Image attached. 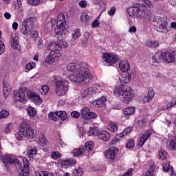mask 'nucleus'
<instances>
[{
    "instance_id": "obj_35",
    "label": "nucleus",
    "mask_w": 176,
    "mask_h": 176,
    "mask_svg": "<svg viewBox=\"0 0 176 176\" xmlns=\"http://www.w3.org/2000/svg\"><path fill=\"white\" fill-rule=\"evenodd\" d=\"M11 45L12 49H14L15 50L20 47V45H19V40H17V38L16 37H12Z\"/></svg>"
},
{
    "instance_id": "obj_51",
    "label": "nucleus",
    "mask_w": 176,
    "mask_h": 176,
    "mask_svg": "<svg viewBox=\"0 0 176 176\" xmlns=\"http://www.w3.org/2000/svg\"><path fill=\"white\" fill-rule=\"evenodd\" d=\"M29 5H32V6H36V5H39L41 1L40 0H28Z\"/></svg>"
},
{
    "instance_id": "obj_22",
    "label": "nucleus",
    "mask_w": 176,
    "mask_h": 176,
    "mask_svg": "<svg viewBox=\"0 0 176 176\" xmlns=\"http://www.w3.org/2000/svg\"><path fill=\"white\" fill-rule=\"evenodd\" d=\"M119 68L122 72H127L130 69V65L129 61L126 60H122L119 63Z\"/></svg>"
},
{
    "instance_id": "obj_52",
    "label": "nucleus",
    "mask_w": 176,
    "mask_h": 176,
    "mask_svg": "<svg viewBox=\"0 0 176 176\" xmlns=\"http://www.w3.org/2000/svg\"><path fill=\"white\" fill-rule=\"evenodd\" d=\"M138 124L139 126V127H144L146 125V120L145 119H142L138 121Z\"/></svg>"
},
{
    "instance_id": "obj_19",
    "label": "nucleus",
    "mask_w": 176,
    "mask_h": 176,
    "mask_svg": "<svg viewBox=\"0 0 176 176\" xmlns=\"http://www.w3.org/2000/svg\"><path fill=\"white\" fill-rule=\"evenodd\" d=\"M96 93H97V87H89L81 93L82 98H85V97H92Z\"/></svg>"
},
{
    "instance_id": "obj_64",
    "label": "nucleus",
    "mask_w": 176,
    "mask_h": 176,
    "mask_svg": "<svg viewBox=\"0 0 176 176\" xmlns=\"http://www.w3.org/2000/svg\"><path fill=\"white\" fill-rule=\"evenodd\" d=\"M43 176H54V174L49 173V172H44Z\"/></svg>"
},
{
    "instance_id": "obj_1",
    "label": "nucleus",
    "mask_w": 176,
    "mask_h": 176,
    "mask_svg": "<svg viewBox=\"0 0 176 176\" xmlns=\"http://www.w3.org/2000/svg\"><path fill=\"white\" fill-rule=\"evenodd\" d=\"M152 2L149 0H140L139 3L133 4V6L128 9V13L131 17L137 16L141 19L151 20L152 19V13L151 10L146 9L151 8Z\"/></svg>"
},
{
    "instance_id": "obj_55",
    "label": "nucleus",
    "mask_w": 176,
    "mask_h": 176,
    "mask_svg": "<svg viewBox=\"0 0 176 176\" xmlns=\"http://www.w3.org/2000/svg\"><path fill=\"white\" fill-rule=\"evenodd\" d=\"M71 116L72 118H74V119H78V118H79V116H80V113H79L78 111H72L71 113Z\"/></svg>"
},
{
    "instance_id": "obj_39",
    "label": "nucleus",
    "mask_w": 176,
    "mask_h": 176,
    "mask_svg": "<svg viewBox=\"0 0 176 176\" xmlns=\"http://www.w3.org/2000/svg\"><path fill=\"white\" fill-rule=\"evenodd\" d=\"M35 155H36V148H32L27 152V156L30 157V160L34 159V156H35Z\"/></svg>"
},
{
    "instance_id": "obj_17",
    "label": "nucleus",
    "mask_w": 176,
    "mask_h": 176,
    "mask_svg": "<svg viewBox=\"0 0 176 176\" xmlns=\"http://www.w3.org/2000/svg\"><path fill=\"white\" fill-rule=\"evenodd\" d=\"M25 94H27L25 90L23 89H19L18 94L14 96L16 101H19V102H27V97L25 96Z\"/></svg>"
},
{
    "instance_id": "obj_44",
    "label": "nucleus",
    "mask_w": 176,
    "mask_h": 176,
    "mask_svg": "<svg viewBox=\"0 0 176 176\" xmlns=\"http://www.w3.org/2000/svg\"><path fill=\"white\" fill-rule=\"evenodd\" d=\"M48 118L51 120H54V122H57L58 120V117H57V111L56 113H50L48 115Z\"/></svg>"
},
{
    "instance_id": "obj_36",
    "label": "nucleus",
    "mask_w": 176,
    "mask_h": 176,
    "mask_svg": "<svg viewBox=\"0 0 176 176\" xmlns=\"http://www.w3.org/2000/svg\"><path fill=\"white\" fill-rule=\"evenodd\" d=\"M148 96H144V100L146 101V102H149L151 100H153V98L155 97V91L153 90L150 89L148 92Z\"/></svg>"
},
{
    "instance_id": "obj_7",
    "label": "nucleus",
    "mask_w": 176,
    "mask_h": 176,
    "mask_svg": "<svg viewBox=\"0 0 176 176\" xmlns=\"http://www.w3.org/2000/svg\"><path fill=\"white\" fill-rule=\"evenodd\" d=\"M35 20V17H30L25 19L22 22V28H21V32L23 35H30L31 34V31L34 30V21Z\"/></svg>"
},
{
    "instance_id": "obj_43",
    "label": "nucleus",
    "mask_w": 176,
    "mask_h": 176,
    "mask_svg": "<svg viewBox=\"0 0 176 176\" xmlns=\"http://www.w3.org/2000/svg\"><path fill=\"white\" fill-rule=\"evenodd\" d=\"M108 129L110 131H112V133H115V131H117L118 130V125L113 122H110Z\"/></svg>"
},
{
    "instance_id": "obj_30",
    "label": "nucleus",
    "mask_w": 176,
    "mask_h": 176,
    "mask_svg": "<svg viewBox=\"0 0 176 176\" xmlns=\"http://www.w3.org/2000/svg\"><path fill=\"white\" fill-rule=\"evenodd\" d=\"M12 91V87L9 84H4L3 86V93L6 97L9 96V94Z\"/></svg>"
},
{
    "instance_id": "obj_56",
    "label": "nucleus",
    "mask_w": 176,
    "mask_h": 176,
    "mask_svg": "<svg viewBox=\"0 0 176 176\" xmlns=\"http://www.w3.org/2000/svg\"><path fill=\"white\" fill-rule=\"evenodd\" d=\"M100 25V21H98V19H95L91 23L92 28H97V27H99Z\"/></svg>"
},
{
    "instance_id": "obj_28",
    "label": "nucleus",
    "mask_w": 176,
    "mask_h": 176,
    "mask_svg": "<svg viewBox=\"0 0 176 176\" xmlns=\"http://www.w3.org/2000/svg\"><path fill=\"white\" fill-rule=\"evenodd\" d=\"M56 24L61 25H67V21L65 20V15L63 13H59L57 16Z\"/></svg>"
},
{
    "instance_id": "obj_14",
    "label": "nucleus",
    "mask_w": 176,
    "mask_h": 176,
    "mask_svg": "<svg viewBox=\"0 0 176 176\" xmlns=\"http://www.w3.org/2000/svg\"><path fill=\"white\" fill-rule=\"evenodd\" d=\"M103 61L107 63L108 65H113V64L118 63V56L112 54L106 53L103 54Z\"/></svg>"
},
{
    "instance_id": "obj_15",
    "label": "nucleus",
    "mask_w": 176,
    "mask_h": 176,
    "mask_svg": "<svg viewBox=\"0 0 176 176\" xmlns=\"http://www.w3.org/2000/svg\"><path fill=\"white\" fill-rule=\"evenodd\" d=\"M27 97L32 100L35 105H41L42 104V98L39 96L36 95L34 92L29 91L27 92Z\"/></svg>"
},
{
    "instance_id": "obj_16",
    "label": "nucleus",
    "mask_w": 176,
    "mask_h": 176,
    "mask_svg": "<svg viewBox=\"0 0 176 176\" xmlns=\"http://www.w3.org/2000/svg\"><path fill=\"white\" fill-rule=\"evenodd\" d=\"M76 161L73 159L58 160V164H60L63 168H68L69 166H75Z\"/></svg>"
},
{
    "instance_id": "obj_10",
    "label": "nucleus",
    "mask_w": 176,
    "mask_h": 176,
    "mask_svg": "<svg viewBox=\"0 0 176 176\" xmlns=\"http://www.w3.org/2000/svg\"><path fill=\"white\" fill-rule=\"evenodd\" d=\"M61 50H56L52 51L50 53V56H47L45 58V63L47 64H52V63H54V61H57L58 58L61 57Z\"/></svg>"
},
{
    "instance_id": "obj_18",
    "label": "nucleus",
    "mask_w": 176,
    "mask_h": 176,
    "mask_svg": "<svg viewBox=\"0 0 176 176\" xmlns=\"http://www.w3.org/2000/svg\"><path fill=\"white\" fill-rule=\"evenodd\" d=\"M152 129H148L142 134L139 142V146H144V144H145V142H146V140L152 135Z\"/></svg>"
},
{
    "instance_id": "obj_29",
    "label": "nucleus",
    "mask_w": 176,
    "mask_h": 176,
    "mask_svg": "<svg viewBox=\"0 0 176 176\" xmlns=\"http://www.w3.org/2000/svg\"><path fill=\"white\" fill-rule=\"evenodd\" d=\"M29 173H30V165L26 164L23 165V168L19 173V176H28Z\"/></svg>"
},
{
    "instance_id": "obj_4",
    "label": "nucleus",
    "mask_w": 176,
    "mask_h": 176,
    "mask_svg": "<svg viewBox=\"0 0 176 176\" xmlns=\"http://www.w3.org/2000/svg\"><path fill=\"white\" fill-rule=\"evenodd\" d=\"M36 135V131L34 130L30 126L27 121H23L21 124V129L15 134V137L18 141H21L23 138L32 139Z\"/></svg>"
},
{
    "instance_id": "obj_47",
    "label": "nucleus",
    "mask_w": 176,
    "mask_h": 176,
    "mask_svg": "<svg viewBox=\"0 0 176 176\" xmlns=\"http://www.w3.org/2000/svg\"><path fill=\"white\" fill-rule=\"evenodd\" d=\"M40 93H41V94H43V96L47 94V93H49V86H47V85L42 86L40 89Z\"/></svg>"
},
{
    "instance_id": "obj_33",
    "label": "nucleus",
    "mask_w": 176,
    "mask_h": 176,
    "mask_svg": "<svg viewBox=\"0 0 176 176\" xmlns=\"http://www.w3.org/2000/svg\"><path fill=\"white\" fill-rule=\"evenodd\" d=\"M155 171V163L149 165V168L147 172H146L144 176H153V173Z\"/></svg>"
},
{
    "instance_id": "obj_31",
    "label": "nucleus",
    "mask_w": 176,
    "mask_h": 176,
    "mask_svg": "<svg viewBox=\"0 0 176 176\" xmlns=\"http://www.w3.org/2000/svg\"><path fill=\"white\" fill-rule=\"evenodd\" d=\"M56 113H57V118H59V119H60V120H63V122L68 119V116L67 115V112L64 111H56Z\"/></svg>"
},
{
    "instance_id": "obj_23",
    "label": "nucleus",
    "mask_w": 176,
    "mask_h": 176,
    "mask_svg": "<svg viewBox=\"0 0 176 176\" xmlns=\"http://www.w3.org/2000/svg\"><path fill=\"white\" fill-rule=\"evenodd\" d=\"M121 83H130L131 81V73H123L120 78Z\"/></svg>"
},
{
    "instance_id": "obj_50",
    "label": "nucleus",
    "mask_w": 176,
    "mask_h": 176,
    "mask_svg": "<svg viewBox=\"0 0 176 176\" xmlns=\"http://www.w3.org/2000/svg\"><path fill=\"white\" fill-rule=\"evenodd\" d=\"M80 30L77 29L72 34V38L74 40L78 39V38H80Z\"/></svg>"
},
{
    "instance_id": "obj_5",
    "label": "nucleus",
    "mask_w": 176,
    "mask_h": 176,
    "mask_svg": "<svg viewBox=\"0 0 176 176\" xmlns=\"http://www.w3.org/2000/svg\"><path fill=\"white\" fill-rule=\"evenodd\" d=\"M68 87H69V82L65 79H57L56 80V89L55 92L56 96L62 97L65 96L68 91Z\"/></svg>"
},
{
    "instance_id": "obj_60",
    "label": "nucleus",
    "mask_w": 176,
    "mask_h": 176,
    "mask_svg": "<svg viewBox=\"0 0 176 176\" xmlns=\"http://www.w3.org/2000/svg\"><path fill=\"white\" fill-rule=\"evenodd\" d=\"M5 52V44L3 41H0V55Z\"/></svg>"
},
{
    "instance_id": "obj_49",
    "label": "nucleus",
    "mask_w": 176,
    "mask_h": 176,
    "mask_svg": "<svg viewBox=\"0 0 176 176\" xmlns=\"http://www.w3.org/2000/svg\"><path fill=\"white\" fill-rule=\"evenodd\" d=\"M135 144L134 141L131 139L129 140L127 143L126 144V146L128 149H131L134 148Z\"/></svg>"
},
{
    "instance_id": "obj_32",
    "label": "nucleus",
    "mask_w": 176,
    "mask_h": 176,
    "mask_svg": "<svg viewBox=\"0 0 176 176\" xmlns=\"http://www.w3.org/2000/svg\"><path fill=\"white\" fill-rule=\"evenodd\" d=\"M166 147L170 151H176V144L173 139L166 142Z\"/></svg>"
},
{
    "instance_id": "obj_58",
    "label": "nucleus",
    "mask_w": 176,
    "mask_h": 176,
    "mask_svg": "<svg viewBox=\"0 0 176 176\" xmlns=\"http://www.w3.org/2000/svg\"><path fill=\"white\" fill-rule=\"evenodd\" d=\"M6 162H7V163H9L10 164H13L16 162H17V159H12V157H7L6 159Z\"/></svg>"
},
{
    "instance_id": "obj_59",
    "label": "nucleus",
    "mask_w": 176,
    "mask_h": 176,
    "mask_svg": "<svg viewBox=\"0 0 176 176\" xmlns=\"http://www.w3.org/2000/svg\"><path fill=\"white\" fill-rule=\"evenodd\" d=\"M35 63H33L32 64L31 63H28L25 66L26 69H28V71H31V69H32V68H35Z\"/></svg>"
},
{
    "instance_id": "obj_34",
    "label": "nucleus",
    "mask_w": 176,
    "mask_h": 176,
    "mask_svg": "<svg viewBox=\"0 0 176 176\" xmlns=\"http://www.w3.org/2000/svg\"><path fill=\"white\" fill-rule=\"evenodd\" d=\"M72 153L74 156H75L76 157H78L80 156V155H83V153H85V148H79L74 149Z\"/></svg>"
},
{
    "instance_id": "obj_40",
    "label": "nucleus",
    "mask_w": 176,
    "mask_h": 176,
    "mask_svg": "<svg viewBox=\"0 0 176 176\" xmlns=\"http://www.w3.org/2000/svg\"><path fill=\"white\" fill-rule=\"evenodd\" d=\"M76 69V63H69L67 65V69L69 72H74Z\"/></svg>"
},
{
    "instance_id": "obj_24",
    "label": "nucleus",
    "mask_w": 176,
    "mask_h": 176,
    "mask_svg": "<svg viewBox=\"0 0 176 176\" xmlns=\"http://www.w3.org/2000/svg\"><path fill=\"white\" fill-rule=\"evenodd\" d=\"M163 171L167 173V171H171L172 175L171 176H176L175 173H174V168L173 166H170V162L166 161L162 164Z\"/></svg>"
},
{
    "instance_id": "obj_12",
    "label": "nucleus",
    "mask_w": 176,
    "mask_h": 176,
    "mask_svg": "<svg viewBox=\"0 0 176 176\" xmlns=\"http://www.w3.org/2000/svg\"><path fill=\"white\" fill-rule=\"evenodd\" d=\"M133 130V127L129 126L124 130L122 133H120L113 138V140H111V144L115 145V144H118L120 140H122L124 135H127V134H130L131 133V131Z\"/></svg>"
},
{
    "instance_id": "obj_61",
    "label": "nucleus",
    "mask_w": 176,
    "mask_h": 176,
    "mask_svg": "<svg viewBox=\"0 0 176 176\" xmlns=\"http://www.w3.org/2000/svg\"><path fill=\"white\" fill-rule=\"evenodd\" d=\"M78 5L82 9H85V8H86L87 6V3L86 2V1L82 0V1L79 2Z\"/></svg>"
},
{
    "instance_id": "obj_20",
    "label": "nucleus",
    "mask_w": 176,
    "mask_h": 176,
    "mask_svg": "<svg viewBox=\"0 0 176 176\" xmlns=\"http://www.w3.org/2000/svg\"><path fill=\"white\" fill-rule=\"evenodd\" d=\"M162 58L166 63H174L173 52H165L162 53Z\"/></svg>"
},
{
    "instance_id": "obj_54",
    "label": "nucleus",
    "mask_w": 176,
    "mask_h": 176,
    "mask_svg": "<svg viewBox=\"0 0 176 176\" xmlns=\"http://www.w3.org/2000/svg\"><path fill=\"white\" fill-rule=\"evenodd\" d=\"M52 157L55 160H57L60 157V153L58 151H54L52 153Z\"/></svg>"
},
{
    "instance_id": "obj_53",
    "label": "nucleus",
    "mask_w": 176,
    "mask_h": 176,
    "mask_svg": "<svg viewBox=\"0 0 176 176\" xmlns=\"http://www.w3.org/2000/svg\"><path fill=\"white\" fill-rule=\"evenodd\" d=\"M29 35H30V38H34L35 39H36V38H38V36H39L38 31L36 30H34L33 32L31 31Z\"/></svg>"
},
{
    "instance_id": "obj_27",
    "label": "nucleus",
    "mask_w": 176,
    "mask_h": 176,
    "mask_svg": "<svg viewBox=\"0 0 176 176\" xmlns=\"http://www.w3.org/2000/svg\"><path fill=\"white\" fill-rule=\"evenodd\" d=\"M162 53L157 52L151 58L153 64H159L162 61Z\"/></svg>"
},
{
    "instance_id": "obj_48",
    "label": "nucleus",
    "mask_w": 176,
    "mask_h": 176,
    "mask_svg": "<svg viewBox=\"0 0 176 176\" xmlns=\"http://www.w3.org/2000/svg\"><path fill=\"white\" fill-rule=\"evenodd\" d=\"M9 116V111L8 110H1L0 111V119L6 118Z\"/></svg>"
},
{
    "instance_id": "obj_45",
    "label": "nucleus",
    "mask_w": 176,
    "mask_h": 176,
    "mask_svg": "<svg viewBox=\"0 0 176 176\" xmlns=\"http://www.w3.org/2000/svg\"><path fill=\"white\" fill-rule=\"evenodd\" d=\"M100 132H98V130H97V128H90L88 131L89 135H98Z\"/></svg>"
},
{
    "instance_id": "obj_42",
    "label": "nucleus",
    "mask_w": 176,
    "mask_h": 176,
    "mask_svg": "<svg viewBox=\"0 0 176 176\" xmlns=\"http://www.w3.org/2000/svg\"><path fill=\"white\" fill-rule=\"evenodd\" d=\"M93 148H94L93 142H87L85 143V152H86V151H93Z\"/></svg>"
},
{
    "instance_id": "obj_63",
    "label": "nucleus",
    "mask_w": 176,
    "mask_h": 176,
    "mask_svg": "<svg viewBox=\"0 0 176 176\" xmlns=\"http://www.w3.org/2000/svg\"><path fill=\"white\" fill-rule=\"evenodd\" d=\"M15 166L16 168H19V170H21V168H23V163H21V162L19 161L18 160L17 162H15Z\"/></svg>"
},
{
    "instance_id": "obj_6",
    "label": "nucleus",
    "mask_w": 176,
    "mask_h": 176,
    "mask_svg": "<svg viewBox=\"0 0 176 176\" xmlns=\"http://www.w3.org/2000/svg\"><path fill=\"white\" fill-rule=\"evenodd\" d=\"M154 23H156L155 30L158 32L167 34V32L170 31V26L167 25V21L161 16H155L154 19Z\"/></svg>"
},
{
    "instance_id": "obj_46",
    "label": "nucleus",
    "mask_w": 176,
    "mask_h": 176,
    "mask_svg": "<svg viewBox=\"0 0 176 176\" xmlns=\"http://www.w3.org/2000/svg\"><path fill=\"white\" fill-rule=\"evenodd\" d=\"M28 113L30 116L34 117L35 116V115H36V110L32 107H29L28 108Z\"/></svg>"
},
{
    "instance_id": "obj_21",
    "label": "nucleus",
    "mask_w": 176,
    "mask_h": 176,
    "mask_svg": "<svg viewBox=\"0 0 176 176\" xmlns=\"http://www.w3.org/2000/svg\"><path fill=\"white\" fill-rule=\"evenodd\" d=\"M98 137L102 141H109L111 140V134L107 131H101L99 132Z\"/></svg>"
},
{
    "instance_id": "obj_9",
    "label": "nucleus",
    "mask_w": 176,
    "mask_h": 176,
    "mask_svg": "<svg viewBox=\"0 0 176 176\" xmlns=\"http://www.w3.org/2000/svg\"><path fill=\"white\" fill-rule=\"evenodd\" d=\"M80 115L85 120H90V119H96V118H97V114H96V113L91 112L89 107L82 108L80 111Z\"/></svg>"
},
{
    "instance_id": "obj_38",
    "label": "nucleus",
    "mask_w": 176,
    "mask_h": 176,
    "mask_svg": "<svg viewBox=\"0 0 176 176\" xmlns=\"http://www.w3.org/2000/svg\"><path fill=\"white\" fill-rule=\"evenodd\" d=\"M44 30L47 34L52 32V31H53V23H52V22H47L44 27Z\"/></svg>"
},
{
    "instance_id": "obj_25",
    "label": "nucleus",
    "mask_w": 176,
    "mask_h": 176,
    "mask_svg": "<svg viewBox=\"0 0 176 176\" xmlns=\"http://www.w3.org/2000/svg\"><path fill=\"white\" fill-rule=\"evenodd\" d=\"M106 100L105 97H101L100 98L94 100L92 104L94 107H96V108H100L104 105Z\"/></svg>"
},
{
    "instance_id": "obj_11",
    "label": "nucleus",
    "mask_w": 176,
    "mask_h": 176,
    "mask_svg": "<svg viewBox=\"0 0 176 176\" xmlns=\"http://www.w3.org/2000/svg\"><path fill=\"white\" fill-rule=\"evenodd\" d=\"M118 151L119 150H118V148L115 146H112L110 148H108L104 153L106 159L111 160V162H114L115 158L116 157V155H118Z\"/></svg>"
},
{
    "instance_id": "obj_57",
    "label": "nucleus",
    "mask_w": 176,
    "mask_h": 176,
    "mask_svg": "<svg viewBox=\"0 0 176 176\" xmlns=\"http://www.w3.org/2000/svg\"><path fill=\"white\" fill-rule=\"evenodd\" d=\"M166 155H167V153L166 151H160L159 153L160 159H161V160H164Z\"/></svg>"
},
{
    "instance_id": "obj_3",
    "label": "nucleus",
    "mask_w": 176,
    "mask_h": 176,
    "mask_svg": "<svg viewBox=\"0 0 176 176\" xmlns=\"http://www.w3.org/2000/svg\"><path fill=\"white\" fill-rule=\"evenodd\" d=\"M113 94L125 104H129V102L133 100L135 97L133 89L127 85L116 87L113 90Z\"/></svg>"
},
{
    "instance_id": "obj_13",
    "label": "nucleus",
    "mask_w": 176,
    "mask_h": 176,
    "mask_svg": "<svg viewBox=\"0 0 176 176\" xmlns=\"http://www.w3.org/2000/svg\"><path fill=\"white\" fill-rule=\"evenodd\" d=\"M67 25H60L57 24V26L55 28V36L58 39H63V36L65 35V32H67Z\"/></svg>"
},
{
    "instance_id": "obj_37",
    "label": "nucleus",
    "mask_w": 176,
    "mask_h": 176,
    "mask_svg": "<svg viewBox=\"0 0 176 176\" xmlns=\"http://www.w3.org/2000/svg\"><path fill=\"white\" fill-rule=\"evenodd\" d=\"M146 46L151 48L157 47L159 46V41H148L146 43Z\"/></svg>"
},
{
    "instance_id": "obj_41",
    "label": "nucleus",
    "mask_w": 176,
    "mask_h": 176,
    "mask_svg": "<svg viewBox=\"0 0 176 176\" xmlns=\"http://www.w3.org/2000/svg\"><path fill=\"white\" fill-rule=\"evenodd\" d=\"M80 19L84 23H87L90 20V16H89L87 12H84L82 13Z\"/></svg>"
},
{
    "instance_id": "obj_62",
    "label": "nucleus",
    "mask_w": 176,
    "mask_h": 176,
    "mask_svg": "<svg viewBox=\"0 0 176 176\" xmlns=\"http://www.w3.org/2000/svg\"><path fill=\"white\" fill-rule=\"evenodd\" d=\"M116 12V8L112 7L109 11L108 14L109 16H113L115 14V12Z\"/></svg>"
},
{
    "instance_id": "obj_2",
    "label": "nucleus",
    "mask_w": 176,
    "mask_h": 176,
    "mask_svg": "<svg viewBox=\"0 0 176 176\" xmlns=\"http://www.w3.org/2000/svg\"><path fill=\"white\" fill-rule=\"evenodd\" d=\"M76 74H72L69 78L72 82L80 83V82H85V83L91 82V75H90V70L89 69V64L82 62L80 63L76 69Z\"/></svg>"
},
{
    "instance_id": "obj_8",
    "label": "nucleus",
    "mask_w": 176,
    "mask_h": 176,
    "mask_svg": "<svg viewBox=\"0 0 176 176\" xmlns=\"http://www.w3.org/2000/svg\"><path fill=\"white\" fill-rule=\"evenodd\" d=\"M61 47H68V43L63 41L61 39L57 41V43H50L47 46L48 50L51 52H56V50H61Z\"/></svg>"
},
{
    "instance_id": "obj_26",
    "label": "nucleus",
    "mask_w": 176,
    "mask_h": 176,
    "mask_svg": "<svg viewBox=\"0 0 176 176\" xmlns=\"http://www.w3.org/2000/svg\"><path fill=\"white\" fill-rule=\"evenodd\" d=\"M135 112V108L134 107H126L123 109L124 115L127 118H129V116H131V115H134Z\"/></svg>"
}]
</instances>
